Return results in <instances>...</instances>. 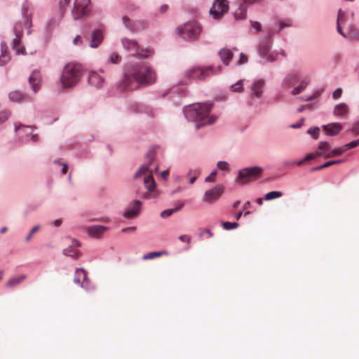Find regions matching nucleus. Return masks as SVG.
Instances as JSON below:
<instances>
[{"label": "nucleus", "instance_id": "57", "mask_svg": "<svg viewBox=\"0 0 359 359\" xmlns=\"http://www.w3.org/2000/svg\"><path fill=\"white\" fill-rule=\"evenodd\" d=\"M329 144L327 142H320L318 144V149L320 150H325L328 148Z\"/></svg>", "mask_w": 359, "mask_h": 359}, {"label": "nucleus", "instance_id": "53", "mask_svg": "<svg viewBox=\"0 0 359 359\" xmlns=\"http://www.w3.org/2000/svg\"><path fill=\"white\" fill-rule=\"evenodd\" d=\"M341 93L342 90L340 88L336 89L332 93V97L334 99H338L339 97H341Z\"/></svg>", "mask_w": 359, "mask_h": 359}, {"label": "nucleus", "instance_id": "63", "mask_svg": "<svg viewBox=\"0 0 359 359\" xmlns=\"http://www.w3.org/2000/svg\"><path fill=\"white\" fill-rule=\"evenodd\" d=\"M62 224V219H55L54 222H53V225L55 226V227H59L61 226V224Z\"/></svg>", "mask_w": 359, "mask_h": 359}, {"label": "nucleus", "instance_id": "12", "mask_svg": "<svg viewBox=\"0 0 359 359\" xmlns=\"http://www.w3.org/2000/svg\"><path fill=\"white\" fill-rule=\"evenodd\" d=\"M224 190V187L222 184H217L212 189L207 190L203 196V202L208 204L215 203L222 196Z\"/></svg>", "mask_w": 359, "mask_h": 359}, {"label": "nucleus", "instance_id": "37", "mask_svg": "<svg viewBox=\"0 0 359 359\" xmlns=\"http://www.w3.org/2000/svg\"><path fill=\"white\" fill-rule=\"evenodd\" d=\"M34 127L31 126H22V130L21 133L26 137H29L32 134Z\"/></svg>", "mask_w": 359, "mask_h": 359}, {"label": "nucleus", "instance_id": "34", "mask_svg": "<svg viewBox=\"0 0 359 359\" xmlns=\"http://www.w3.org/2000/svg\"><path fill=\"white\" fill-rule=\"evenodd\" d=\"M231 90L233 92L241 93L243 91V80L238 81L236 83L231 86Z\"/></svg>", "mask_w": 359, "mask_h": 359}, {"label": "nucleus", "instance_id": "2", "mask_svg": "<svg viewBox=\"0 0 359 359\" xmlns=\"http://www.w3.org/2000/svg\"><path fill=\"white\" fill-rule=\"evenodd\" d=\"M154 151H149L146 156V159L148 161L147 163L142 165L134 175L135 179L144 176V183L146 189L149 191L148 193L142 196L144 198H151V192H153L156 188V184L152 174L153 172H157L158 167L154 163Z\"/></svg>", "mask_w": 359, "mask_h": 359}, {"label": "nucleus", "instance_id": "43", "mask_svg": "<svg viewBox=\"0 0 359 359\" xmlns=\"http://www.w3.org/2000/svg\"><path fill=\"white\" fill-rule=\"evenodd\" d=\"M358 145H359V140H354V141H352V142L345 144L344 146V149H345V151H346L348 149L354 148V147H357Z\"/></svg>", "mask_w": 359, "mask_h": 359}, {"label": "nucleus", "instance_id": "40", "mask_svg": "<svg viewBox=\"0 0 359 359\" xmlns=\"http://www.w3.org/2000/svg\"><path fill=\"white\" fill-rule=\"evenodd\" d=\"M39 229H40V225H36V226H33L32 228V229L30 230L29 234L25 237V241L26 242H29L31 238H32V236L33 233H34L38 230H39Z\"/></svg>", "mask_w": 359, "mask_h": 359}, {"label": "nucleus", "instance_id": "29", "mask_svg": "<svg viewBox=\"0 0 359 359\" xmlns=\"http://www.w3.org/2000/svg\"><path fill=\"white\" fill-rule=\"evenodd\" d=\"M104 79L100 77L96 72H91V84H94L97 88L102 86Z\"/></svg>", "mask_w": 359, "mask_h": 359}, {"label": "nucleus", "instance_id": "23", "mask_svg": "<svg viewBox=\"0 0 359 359\" xmlns=\"http://www.w3.org/2000/svg\"><path fill=\"white\" fill-rule=\"evenodd\" d=\"M108 230V228L101 225H91V237L100 238Z\"/></svg>", "mask_w": 359, "mask_h": 359}, {"label": "nucleus", "instance_id": "26", "mask_svg": "<svg viewBox=\"0 0 359 359\" xmlns=\"http://www.w3.org/2000/svg\"><path fill=\"white\" fill-rule=\"evenodd\" d=\"M247 5L245 3L241 4L240 7L235 11L234 16L236 20L245 19L246 17Z\"/></svg>", "mask_w": 359, "mask_h": 359}, {"label": "nucleus", "instance_id": "60", "mask_svg": "<svg viewBox=\"0 0 359 359\" xmlns=\"http://www.w3.org/2000/svg\"><path fill=\"white\" fill-rule=\"evenodd\" d=\"M39 140V137L37 134H32L30 135V138L27 140V141H31L32 142H36Z\"/></svg>", "mask_w": 359, "mask_h": 359}, {"label": "nucleus", "instance_id": "33", "mask_svg": "<svg viewBox=\"0 0 359 359\" xmlns=\"http://www.w3.org/2000/svg\"><path fill=\"white\" fill-rule=\"evenodd\" d=\"M308 82L306 81H302L298 86L292 90V94L296 95L301 93L306 88Z\"/></svg>", "mask_w": 359, "mask_h": 359}, {"label": "nucleus", "instance_id": "22", "mask_svg": "<svg viewBox=\"0 0 359 359\" xmlns=\"http://www.w3.org/2000/svg\"><path fill=\"white\" fill-rule=\"evenodd\" d=\"M11 57L7 50V46L5 42L1 43V55H0V66L5 65Z\"/></svg>", "mask_w": 359, "mask_h": 359}, {"label": "nucleus", "instance_id": "38", "mask_svg": "<svg viewBox=\"0 0 359 359\" xmlns=\"http://www.w3.org/2000/svg\"><path fill=\"white\" fill-rule=\"evenodd\" d=\"M55 24V20L53 18L48 20L46 23V32L47 34H50L53 32Z\"/></svg>", "mask_w": 359, "mask_h": 359}, {"label": "nucleus", "instance_id": "17", "mask_svg": "<svg viewBox=\"0 0 359 359\" xmlns=\"http://www.w3.org/2000/svg\"><path fill=\"white\" fill-rule=\"evenodd\" d=\"M8 97L11 102L16 103L26 102L30 99L29 95L19 90H14L11 92L8 95Z\"/></svg>", "mask_w": 359, "mask_h": 359}, {"label": "nucleus", "instance_id": "28", "mask_svg": "<svg viewBox=\"0 0 359 359\" xmlns=\"http://www.w3.org/2000/svg\"><path fill=\"white\" fill-rule=\"evenodd\" d=\"M348 106L344 103L337 105L334 109V114L336 116H342L348 112Z\"/></svg>", "mask_w": 359, "mask_h": 359}, {"label": "nucleus", "instance_id": "6", "mask_svg": "<svg viewBox=\"0 0 359 359\" xmlns=\"http://www.w3.org/2000/svg\"><path fill=\"white\" fill-rule=\"evenodd\" d=\"M122 44L123 47L139 58H147L153 54V51L150 49H142L139 51L140 47L137 41L128 39H123Z\"/></svg>", "mask_w": 359, "mask_h": 359}, {"label": "nucleus", "instance_id": "1", "mask_svg": "<svg viewBox=\"0 0 359 359\" xmlns=\"http://www.w3.org/2000/svg\"><path fill=\"white\" fill-rule=\"evenodd\" d=\"M156 73L146 64L138 63L131 67L117 84L121 92L133 90L141 86L151 85L156 81Z\"/></svg>", "mask_w": 359, "mask_h": 359}, {"label": "nucleus", "instance_id": "47", "mask_svg": "<svg viewBox=\"0 0 359 359\" xmlns=\"http://www.w3.org/2000/svg\"><path fill=\"white\" fill-rule=\"evenodd\" d=\"M217 175V171L213 170L205 179V181L206 182H212L215 180V177Z\"/></svg>", "mask_w": 359, "mask_h": 359}, {"label": "nucleus", "instance_id": "21", "mask_svg": "<svg viewBox=\"0 0 359 359\" xmlns=\"http://www.w3.org/2000/svg\"><path fill=\"white\" fill-rule=\"evenodd\" d=\"M103 40V34L100 29L95 30L91 34V48H97Z\"/></svg>", "mask_w": 359, "mask_h": 359}, {"label": "nucleus", "instance_id": "18", "mask_svg": "<svg viewBox=\"0 0 359 359\" xmlns=\"http://www.w3.org/2000/svg\"><path fill=\"white\" fill-rule=\"evenodd\" d=\"M79 245L80 243L76 240H74L71 245L63 250V255L76 259L79 256V251L76 249V247Z\"/></svg>", "mask_w": 359, "mask_h": 359}, {"label": "nucleus", "instance_id": "20", "mask_svg": "<svg viewBox=\"0 0 359 359\" xmlns=\"http://www.w3.org/2000/svg\"><path fill=\"white\" fill-rule=\"evenodd\" d=\"M142 203L140 201H135L133 207L129 208L124 213L126 218H132L137 215L140 212Z\"/></svg>", "mask_w": 359, "mask_h": 359}, {"label": "nucleus", "instance_id": "4", "mask_svg": "<svg viewBox=\"0 0 359 359\" xmlns=\"http://www.w3.org/2000/svg\"><path fill=\"white\" fill-rule=\"evenodd\" d=\"M83 71L81 64L74 62L67 64L60 78L62 88H69L75 86L80 80Z\"/></svg>", "mask_w": 359, "mask_h": 359}, {"label": "nucleus", "instance_id": "59", "mask_svg": "<svg viewBox=\"0 0 359 359\" xmlns=\"http://www.w3.org/2000/svg\"><path fill=\"white\" fill-rule=\"evenodd\" d=\"M184 205V201L180 202L175 208H172L174 212H176L180 210L183 208Z\"/></svg>", "mask_w": 359, "mask_h": 359}, {"label": "nucleus", "instance_id": "46", "mask_svg": "<svg viewBox=\"0 0 359 359\" xmlns=\"http://www.w3.org/2000/svg\"><path fill=\"white\" fill-rule=\"evenodd\" d=\"M110 60L113 64H118L121 61V56L117 53H113L110 56Z\"/></svg>", "mask_w": 359, "mask_h": 359}, {"label": "nucleus", "instance_id": "54", "mask_svg": "<svg viewBox=\"0 0 359 359\" xmlns=\"http://www.w3.org/2000/svg\"><path fill=\"white\" fill-rule=\"evenodd\" d=\"M252 26L257 31H260L262 29V25L257 21H250Z\"/></svg>", "mask_w": 359, "mask_h": 359}, {"label": "nucleus", "instance_id": "5", "mask_svg": "<svg viewBox=\"0 0 359 359\" xmlns=\"http://www.w3.org/2000/svg\"><path fill=\"white\" fill-rule=\"evenodd\" d=\"M175 32L183 40L192 42L198 39L202 27L197 21L191 20L177 26Z\"/></svg>", "mask_w": 359, "mask_h": 359}, {"label": "nucleus", "instance_id": "52", "mask_svg": "<svg viewBox=\"0 0 359 359\" xmlns=\"http://www.w3.org/2000/svg\"><path fill=\"white\" fill-rule=\"evenodd\" d=\"M344 15H345V13L341 9H339L338 11V16H337V24L341 23Z\"/></svg>", "mask_w": 359, "mask_h": 359}, {"label": "nucleus", "instance_id": "44", "mask_svg": "<svg viewBox=\"0 0 359 359\" xmlns=\"http://www.w3.org/2000/svg\"><path fill=\"white\" fill-rule=\"evenodd\" d=\"M70 1L71 0H60L59 1V8L62 12L66 10Z\"/></svg>", "mask_w": 359, "mask_h": 359}, {"label": "nucleus", "instance_id": "49", "mask_svg": "<svg viewBox=\"0 0 359 359\" xmlns=\"http://www.w3.org/2000/svg\"><path fill=\"white\" fill-rule=\"evenodd\" d=\"M229 164L226 161H219L217 163V168L220 170H224L228 169Z\"/></svg>", "mask_w": 359, "mask_h": 359}, {"label": "nucleus", "instance_id": "15", "mask_svg": "<svg viewBox=\"0 0 359 359\" xmlns=\"http://www.w3.org/2000/svg\"><path fill=\"white\" fill-rule=\"evenodd\" d=\"M30 88L34 93L38 92L41 88V75L39 70H34L29 76Z\"/></svg>", "mask_w": 359, "mask_h": 359}, {"label": "nucleus", "instance_id": "62", "mask_svg": "<svg viewBox=\"0 0 359 359\" xmlns=\"http://www.w3.org/2000/svg\"><path fill=\"white\" fill-rule=\"evenodd\" d=\"M22 124L21 123H15L14 126H15V132H18L19 131V133H21V130H22Z\"/></svg>", "mask_w": 359, "mask_h": 359}, {"label": "nucleus", "instance_id": "30", "mask_svg": "<svg viewBox=\"0 0 359 359\" xmlns=\"http://www.w3.org/2000/svg\"><path fill=\"white\" fill-rule=\"evenodd\" d=\"M25 278H26V276L25 275H22L19 277L12 278L7 282L6 286L14 287L16 285L21 283L23 280H25Z\"/></svg>", "mask_w": 359, "mask_h": 359}, {"label": "nucleus", "instance_id": "27", "mask_svg": "<svg viewBox=\"0 0 359 359\" xmlns=\"http://www.w3.org/2000/svg\"><path fill=\"white\" fill-rule=\"evenodd\" d=\"M345 151L344 147L328 151L327 153H318V156H324L325 158H332L336 156H340Z\"/></svg>", "mask_w": 359, "mask_h": 359}, {"label": "nucleus", "instance_id": "48", "mask_svg": "<svg viewBox=\"0 0 359 359\" xmlns=\"http://www.w3.org/2000/svg\"><path fill=\"white\" fill-rule=\"evenodd\" d=\"M173 213H174V211H173L172 208H171V209H167V210H163V211L161 213V217H163V218H166V217H170V215H172Z\"/></svg>", "mask_w": 359, "mask_h": 359}, {"label": "nucleus", "instance_id": "9", "mask_svg": "<svg viewBox=\"0 0 359 359\" xmlns=\"http://www.w3.org/2000/svg\"><path fill=\"white\" fill-rule=\"evenodd\" d=\"M261 167H252L242 169L238 172L239 180L243 183L256 180L262 172Z\"/></svg>", "mask_w": 359, "mask_h": 359}, {"label": "nucleus", "instance_id": "13", "mask_svg": "<svg viewBox=\"0 0 359 359\" xmlns=\"http://www.w3.org/2000/svg\"><path fill=\"white\" fill-rule=\"evenodd\" d=\"M13 32L15 37L13 39L12 48L15 51L17 55L25 54V48L20 46V42L23 34L20 23H16L14 25Z\"/></svg>", "mask_w": 359, "mask_h": 359}, {"label": "nucleus", "instance_id": "61", "mask_svg": "<svg viewBox=\"0 0 359 359\" xmlns=\"http://www.w3.org/2000/svg\"><path fill=\"white\" fill-rule=\"evenodd\" d=\"M136 228L135 226L128 227L122 229V231L123 233H130L134 232L135 231Z\"/></svg>", "mask_w": 359, "mask_h": 359}, {"label": "nucleus", "instance_id": "55", "mask_svg": "<svg viewBox=\"0 0 359 359\" xmlns=\"http://www.w3.org/2000/svg\"><path fill=\"white\" fill-rule=\"evenodd\" d=\"M248 62V57L245 54L241 53L238 63L239 65H243Z\"/></svg>", "mask_w": 359, "mask_h": 359}, {"label": "nucleus", "instance_id": "58", "mask_svg": "<svg viewBox=\"0 0 359 359\" xmlns=\"http://www.w3.org/2000/svg\"><path fill=\"white\" fill-rule=\"evenodd\" d=\"M179 239H180L182 242L190 243L191 238H190V236H188V235H181V236L179 237Z\"/></svg>", "mask_w": 359, "mask_h": 359}, {"label": "nucleus", "instance_id": "56", "mask_svg": "<svg viewBox=\"0 0 359 359\" xmlns=\"http://www.w3.org/2000/svg\"><path fill=\"white\" fill-rule=\"evenodd\" d=\"M304 122V118H302L297 123L291 125L290 128H299L302 127V126L303 125Z\"/></svg>", "mask_w": 359, "mask_h": 359}, {"label": "nucleus", "instance_id": "31", "mask_svg": "<svg viewBox=\"0 0 359 359\" xmlns=\"http://www.w3.org/2000/svg\"><path fill=\"white\" fill-rule=\"evenodd\" d=\"M341 162H342V160L327 161V162L325 163L324 164H323V165H321L320 166H318V167L312 168V171L320 170L326 168H327V167H329L330 165L338 164V163H340Z\"/></svg>", "mask_w": 359, "mask_h": 359}, {"label": "nucleus", "instance_id": "3", "mask_svg": "<svg viewBox=\"0 0 359 359\" xmlns=\"http://www.w3.org/2000/svg\"><path fill=\"white\" fill-rule=\"evenodd\" d=\"M212 105L208 103H196L186 107L184 114L186 118L191 121H201V124L196 125L197 128L205 125H210L215 122V118L210 116L209 114Z\"/></svg>", "mask_w": 359, "mask_h": 359}, {"label": "nucleus", "instance_id": "45", "mask_svg": "<svg viewBox=\"0 0 359 359\" xmlns=\"http://www.w3.org/2000/svg\"><path fill=\"white\" fill-rule=\"evenodd\" d=\"M54 163H55V164H57V165H61V166H62V170H61V173H62V175L66 174L67 170V168H68V165H67V163H62V162L60 161V160H59V159H58V160H55V161H54Z\"/></svg>", "mask_w": 359, "mask_h": 359}, {"label": "nucleus", "instance_id": "32", "mask_svg": "<svg viewBox=\"0 0 359 359\" xmlns=\"http://www.w3.org/2000/svg\"><path fill=\"white\" fill-rule=\"evenodd\" d=\"M282 195H283V194L280 191H270V192L267 193L264 196V199L266 201H271L273 199L278 198L281 197Z\"/></svg>", "mask_w": 359, "mask_h": 359}, {"label": "nucleus", "instance_id": "10", "mask_svg": "<svg viewBox=\"0 0 359 359\" xmlns=\"http://www.w3.org/2000/svg\"><path fill=\"white\" fill-rule=\"evenodd\" d=\"M229 9V4L226 0H215L210 13L215 20H219L224 14L227 13Z\"/></svg>", "mask_w": 359, "mask_h": 359}, {"label": "nucleus", "instance_id": "11", "mask_svg": "<svg viewBox=\"0 0 359 359\" xmlns=\"http://www.w3.org/2000/svg\"><path fill=\"white\" fill-rule=\"evenodd\" d=\"M33 6L25 0L23 1L21 6V16L23 20L24 25L26 28H32V13H33Z\"/></svg>", "mask_w": 359, "mask_h": 359}, {"label": "nucleus", "instance_id": "19", "mask_svg": "<svg viewBox=\"0 0 359 359\" xmlns=\"http://www.w3.org/2000/svg\"><path fill=\"white\" fill-rule=\"evenodd\" d=\"M324 130L329 135L334 136L337 135L341 130L342 126L340 123H332L323 126Z\"/></svg>", "mask_w": 359, "mask_h": 359}, {"label": "nucleus", "instance_id": "39", "mask_svg": "<svg viewBox=\"0 0 359 359\" xmlns=\"http://www.w3.org/2000/svg\"><path fill=\"white\" fill-rule=\"evenodd\" d=\"M307 133L311 135L314 139H318L319 136V128L318 127H313L310 128L307 130Z\"/></svg>", "mask_w": 359, "mask_h": 359}, {"label": "nucleus", "instance_id": "8", "mask_svg": "<svg viewBox=\"0 0 359 359\" xmlns=\"http://www.w3.org/2000/svg\"><path fill=\"white\" fill-rule=\"evenodd\" d=\"M90 0H75L74 6L72 10L73 18L75 20L81 19L88 15L90 12Z\"/></svg>", "mask_w": 359, "mask_h": 359}, {"label": "nucleus", "instance_id": "25", "mask_svg": "<svg viewBox=\"0 0 359 359\" xmlns=\"http://www.w3.org/2000/svg\"><path fill=\"white\" fill-rule=\"evenodd\" d=\"M220 58L224 64L228 65L230 60L232 59L233 53L229 49H222L219 52Z\"/></svg>", "mask_w": 359, "mask_h": 359}, {"label": "nucleus", "instance_id": "24", "mask_svg": "<svg viewBox=\"0 0 359 359\" xmlns=\"http://www.w3.org/2000/svg\"><path fill=\"white\" fill-rule=\"evenodd\" d=\"M264 86V81L262 79L256 81L252 87V90L254 92L255 95L259 98L262 94V88Z\"/></svg>", "mask_w": 359, "mask_h": 359}, {"label": "nucleus", "instance_id": "7", "mask_svg": "<svg viewBox=\"0 0 359 359\" xmlns=\"http://www.w3.org/2000/svg\"><path fill=\"white\" fill-rule=\"evenodd\" d=\"M215 74L214 69L210 66L205 68L194 67L187 70L185 75L187 78L194 79H204Z\"/></svg>", "mask_w": 359, "mask_h": 359}, {"label": "nucleus", "instance_id": "16", "mask_svg": "<svg viewBox=\"0 0 359 359\" xmlns=\"http://www.w3.org/2000/svg\"><path fill=\"white\" fill-rule=\"evenodd\" d=\"M271 43L267 41H263L259 47V53L262 57H266L269 62H273L276 57L273 53H271Z\"/></svg>", "mask_w": 359, "mask_h": 359}, {"label": "nucleus", "instance_id": "36", "mask_svg": "<svg viewBox=\"0 0 359 359\" xmlns=\"http://www.w3.org/2000/svg\"><path fill=\"white\" fill-rule=\"evenodd\" d=\"M222 226L226 230L233 229L238 226L236 222H222Z\"/></svg>", "mask_w": 359, "mask_h": 359}, {"label": "nucleus", "instance_id": "41", "mask_svg": "<svg viewBox=\"0 0 359 359\" xmlns=\"http://www.w3.org/2000/svg\"><path fill=\"white\" fill-rule=\"evenodd\" d=\"M192 172H194V175L189 176L190 177V179H189L190 184H194L195 182L198 175H199V170H191L189 172L187 175H191L192 174Z\"/></svg>", "mask_w": 359, "mask_h": 359}, {"label": "nucleus", "instance_id": "14", "mask_svg": "<svg viewBox=\"0 0 359 359\" xmlns=\"http://www.w3.org/2000/svg\"><path fill=\"white\" fill-rule=\"evenodd\" d=\"M87 276L88 273L83 269H76L75 270L74 283L86 290H88L90 283Z\"/></svg>", "mask_w": 359, "mask_h": 359}, {"label": "nucleus", "instance_id": "51", "mask_svg": "<svg viewBox=\"0 0 359 359\" xmlns=\"http://www.w3.org/2000/svg\"><path fill=\"white\" fill-rule=\"evenodd\" d=\"M122 20H123V22L126 25V27H128L129 29L132 28L131 23H130V20L129 19L128 17L123 16V18H122Z\"/></svg>", "mask_w": 359, "mask_h": 359}, {"label": "nucleus", "instance_id": "50", "mask_svg": "<svg viewBox=\"0 0 359 359\" xmlns=\"http://www.w3.org/2000/svg\"><path fill=\"white\" fill-rule=\"evenodd\" d=\"M314 158H315V155H313V154H310L307 155L304 159H303V160H302V161H299V162L297 163V165H302L303 163H304L305 161H308L312 160V159H313Z\"/></svg>", "mask_w": 359, "mask_h": 359}, {"label": "nucleus", "instance_id": "64", "mask_svg": "<svg viewBox=\"0 0 359 359\" xmlns=\"http://www.w3.org/2000/svg\"><path fill=\"white\" fill-rule=\"evenodd\" d=\"M352 131L359 134V121L353 127Z\"/></svg>", "mask_w": 359, "mask_h": 359}, {"label": "nucleus", "instance_id": "35", "mask_svg": "<svg viewBox=\"0 0 359 359\" xmlns=\"http://www.w3.org/2000/svg\"><path fill=\"white\" fill-rule=\"evenodd\" d=\"M161 255H162V252H149L147 254L144 255L142 258L144 260L152 259L156 257H158L161 256Z\"/></svg>", "mask_w": 359, "mask_h": 359}, {"label": "nucleus", "instance_id": "42", "mask_svg": "<svg viewBox=\"0 0 359 359\" xmlns=\"http://www.w3.org/2000/svg\"><path fill=\"white\" fill-rule=\"evenodd\" d=\"M9 115L10 113L6 110L0 111V124L5 122L8 119Z\"/></svg>", "mask_w": 359, "mask_h": 359}]
</instances>
